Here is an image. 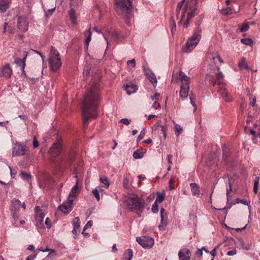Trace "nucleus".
Here are the masks:
<instances>
[{
    "mask_svg": "<svg viewBox=\"0 0 260 260\" xmlns=\"http://www.w3.org/2000/svg\"><path fill=\"white\" fill-rule=\"evenodd\" d=\"M218 71V73L216 74V79L212 78V81L214 84L217 83L219 86L218 92L224 101L226 102H231L233 100V98L225 88L224 82L221 81L224 77V75L221 72Z\"/></svg>",
    "mask_w": 260,
    "mask_h": 260,
    "instance_id": "5",
    "label": "nucleus"
},
{
    "mask_svg": "<svg viewBox=\"0 0 260 260\" xmlns=\"http://www.w3.org/2000/svg\"><path fill=\"white\" fill-rule=\"evenodd\" d=\"M182 131V128L181 127V126L178 124H176L175 125V134L176 136H178L181 133Z\"/></svg>",
    "mask_w": 260,
    "mask_h": 260,
    "instance_id": "39",
    "label": "nucleus"
},
{
    "mask_svg": "<svg viewBox=\"0 0 260 260\" xmlns=\"http://www.w3.org/2000/svg\"><path fill=\"white\" fill-rule=\"evenodd\" d=\"M238 67L241 69H247L248 66L246 62V60L244 58H242L238 63Z\"/></svg>",
    "mask_w": 260,
    "mask_h": 260,
    "instance_id": "34",
    "label": "nucleus"
},
{
    "mask_svg": "<svg viewBox=\"0 0 260 260\" xmlns=\"http://www.w3.org/2000/svg\"><path fill=\"white\" fill-rule=\"evenodd\" d=\"M55 9V7L52 8V9H50L47 10H45L46 16V17L50 16L52 14L53 12L54 11Z\"/></svg>",
    "mask_w": 260,
    "mask_h": 260,
    "instance_id": "44",
    "label": "nucleus"
},
{
    "mask_svg": "<svg viewBox=\"0 0 260 260\" xmlns=\"http://www.w3.org/2000/svg\"><path fill=\"white\" fill-rule=\"evenodd\" d=\"M1 74L5 78H9L12 74V70L9 64H7L2 67L1 69Z\"/></svg>",
    "mask_w": 260,
    "mask_h": 260,
    "instance_id": "17",
    "label": "nucleus"
},
{
    "mask_svg": "<svg viewBox=\"0 0 260 260\" xmlns=\"http://www.w3.org/2000/svg\"><path fill=\"white\" fill-rule=\"evenodd\" d=\"M158 203L154 202L152 205L151 211L153 213H156L158 211Z\"/></svg>",
    "mask_w": 260,
    "mask_h": 260,
    "instance_id": "43",
    "label": "nucleus"
},
{
    "mask_svg": "<svg viewBox=\"0 0 260 260\" xmlns=\"http://www.w3.org/2000/svg\"><path fill=\"white\" fill-rule=\"evenodd\" d=\"M196 256L201 257L203 255V252L202 249H198L196 252Z\"/></svg>",
    "mask_w": 260,
    "mask_h": 260,
    "instance_id": "53",
    "label": "nucleus"
},
{
    "mask_svg": "<svg viewBox=\"0 0 260 260\" xmlns=\"http://www.w3.org/2000/svg\"><path fill=\"white\" fill-rule=\"evenodd\" d=\"M27 148L26 146L20 143H16L12 149V156H21L27 154Z\"/></svg>",
    "mask_w": 260,
    "mask_h": 260,
    "instance_id": "8",
    "label": "nucleus"
},
{
    "mask_svg": "<svg viewBox=\"0 0 260 260\" xmlns=\"http://www.w3.org/2000/svg\"><path fill=\"white\" fill-rule=\"evenodd\" d=\"M160 107L159 103L155 102L152 105V108L155 109H157Z\"/></svg>",
    "mask_w": 260,
    "mask_h": 260,
    "instance_id": "61",
    "label": "nucleus"
},
{
    "mask_svg": "<svg viewBox=\"0 0 260 260\" xmlns=\"http://www.w3.org/2000/svg\"><path fill=\"white\" fill-rule=\"evenodd\" d=\"M148 78L149 80L153 84L154 86L156 85L157 80L155 75L153 73H151L149 75Z\"/></svg>",
    "mask_w": 260,
    "mask_h": 260,
    "instance_id": "35",
    "label": "nucleus"
},
{
    "mask_svg": "<svg viewBox=\"0 0 260 260\" xmlns=\"http://www.w3.org/2000/svg\"><path fill=\"white\" fill-rule=\"evenodd\" d=\"M73 201V199H68L67 201L64 202L61 205L59 206V210L64 214L68 213L72 209Z\"/></svg>",
    "mask_w": 260,
    "mask_h": 260,
    "instance_id": "12",
    "label": "nucleus"
},
{
    "mask_svg": "<svg viewBox=\"0 0 260 260\" xmlns=\"http://www.w3.org/2000/svg\"><path fill=\"white\" fill-rule=\"evenodd\" d=\"M92 223H93L92 221H91V220L88 221L84 227V231L86 230V229H87L89 228H91L92 225Z\"/></svg>",
    "mask_w": 260,
    "mask_h": 260,
    "instance_id": "51",
    "label": "nucleus"
},
{
    "mask_svg": "<svg viewBox=\"0 0 260 260\" xmlns=\"http://www.w3.org/2000/svg\"><path fill=\"white\" fill-rule=\"evenodd\" d=\"M21 202L17 199H13L11 201L10 210L11 212H17L20 208Z\"/></svg>",
    "mask_w": 260,
    "mask_h": 260,
    "instance_id": "23",
    "label": "nucleus"
},
{
    "mask_svg": "<svg viewBox=\"0 0 260 260\" xmlns=\"http://www.w3.org/2000/svg\"><path fill=\"white\" fill-rule=\"evenodd\" d=\"M126 206L131 211L142 212L145 208V203L137 194L132 193L126 199Z\"/></svg>",
    "mask_w": 260,
    "mask_h": 260,
    "instance_id": "3",
    "label": "nucleus"
},
{
    "mask_svg": "<svg viewBox=\"0 0 260 260\" xmlns=\"http://www.w3.org/2000/svg\"><path fill=\"white\" fill-rule=\"evenodd\" d=\"M80 190V189L78 185V181H77L76 184L72 187L70 192L69 199H72L78 196Z\"/></svg>",
    "mask_w": 260,
    "mask_h": 260,
    "instance_id": "21",
    "label": "nucleus"
},
{
    "mask_svg": "<svg viewBox=\"0 0 260 260\" xmlns=\"http://www.w3.org/2000/svg\"><path fill=\"white\" fill-rule=\"evenodd\" d=\"M115 2L117 9L125 12L126 14L130 13L132 8L131 0H115Z\"/></svg>",
    "mask_w": 260,
    "mask_h": 260,
    "instance_id": "7",
    "label": "nucleus"
},
{
    "mask_svg": "<svg viewBox=\"0 0 260 260\" xmlns=\"http://www.w3.org/2000/svg\"><path fill=\"white\" fill-rule=\"evenodd\" d=\"M221 12L222 14L224 15H228V14H231L233 13L236 12V11L234 10L232 7H229L226 8H223L221 10Z\"/></svg>",
    "mask_w": 260,
    "mask_h": 260,
    "instance_id": "30",
    "label": "nucleus"
},
{
    "mask_svg": "<svg viewBox=\"0 0 260 260\" xmlns=\"http://www.w3.org/2000/svg\"><path fill=\"white\" fill-rule=\"evenodd\" d=\"M250 100H252V102L250 103V105L252 107H254L255 105L256 104V98L255 96H253L252 95H251L249 97Z\"/></svg>",
    "mask_w": 260,
    "mask_h": 260,
    "instance_id": "49",
    "label": "nucleus"
},
{
    "mask_svg": "<svg viewBox=\"0 0 260 260\" xmlns=\"http://www.w3.org/2000/svg\"><path fill=\"white\" fill-rule=\"evenodd\" d=\"M144 154V152L141 151L140 150H137L134 152L133 156L135 159H139L143 157Z\"/></svg>",
    "mask_w": 260,
    "mask_h": 260,
    "instance_id": "33",
    "label": "nucleus"
},
{
    "mask_svg": "<svg viewBox=\"0 0 260 260\" xmlns=\"http://www.w3.org/2000/svg\"><path fill=\"white\" fill-rule=\"evenodd\" d=\"M161 131L165 138L167 137V128L164 125L160 126Z\"/></svg>",
    "mask_w": 260,
    "mask_h": 260,
    "instance_id": "46",
    "label": "nucleus"
},
{
    "mask_svg": "<svg viewBox=\"0 0 260 260\" xmlns=\"http://www.w3.org/2000/svg\"><path fill=\"white\" fill-rule=\"evenodd\" d=\"M45 214L44 213H40L36 215V226L40 229L44 228V223L43 222Z\"/></svg>",
    "mask_w": 260,
    "mask_h": 260,
    "instance_id": "19",
    "label": "nucleus"
},
{
    "mask_svg": "<svg viewBox=\"0 0 260 260\" xmlns=\"http://www.w3.org/2000/svg\"><path fill=\"white\" fill-rule=\"evenodd\" d=\"M236 253H237L236 250L233 249L232 250L229 251L227 252V255L229 256H233V255H235L236 254Z\"/></svg>",
    "mask_w": 260,
    "mask_h": 260,
    "instance_id": "57",
    "label": "nucleus"
},
{
    "mask_svg": "<svg viewBox=\"0 0 260 260\" xmlns=\"http://www.w3.org/2000/svg\"><path fill=\"white\" fill-rule=\"evenodd\" d=\"M23 58L20 59L19 58H16L15 59L14 62L17 65L19 66L21 68V71L22 73H24V68L25 67L26 59L27 56V53L25 51L23 52Z\"/></svg>",
    "mask_w": 260,
    "mask_h": 260,
    "instance_id": "16",
    "label": "nucleus"
},
{
    "mask_svg": "<svg viewBox=\"0 0 260 260\" xmlns=\"http://www.w3.org/2000/svg\"><path fill=\"white\" fill-rule=\"evenodd\" d=\"M45 224L47 228H50L51 226V221L49 218L47 217L45 219Z\"/></svg>",
    "mask_w": 260,
    "mask_h": 260,
    "instance_id": "48",
    "label": "nucleus"
},
{
    "mask_svg": "<svg viewBox=\"0 0 260 260\" xmlns=\"http://www.w3.org/2000/svg\"><path fill=\"white\" fill-rule=\"evenodd\" d=\"M259 132V129L257 131V134H256V132L253 129H250V133L254 137V138H256L257 137L260 136V135H258Z\"/></svg>",
    "mask_w": 260,
    "mask_h": 260,
    "instance_id": "47",
    "label": "nucleus"
},
{
    "mask_svg": "<svg viewBox=\"0 0 260 260\" xmlns=\"http://www.w3.org/2000/svg\"><path fill=\"white\" fill-rule=\"evenodd\" d=\"M236 203L237 204H239V203H241L243 205H247L248 206V207L250 208V206H249V201H247L245 200H241V199H237L236 200Z\"/></svg>",
    "mask_w": 260,
    "mask_h": 260,
    "instance_id": "42",
    "label": "nucleus"
},
{
    "mask_svg": "<svg viewBox=\"0 0 260 260\" xmlns=\"http://www.w3.org/2000/svg\"><path fill=\"white\" fill-rule=\"evenodd\" d=\"M241 42L246 45L251 46L253 44V41L252 39L249 38L242 39L241 40Z\"/></svg>",
    "mask_w": 260,
    "mask_h": 260,
    "instance_id": "37",
    "label": "nucleus"
},
{
    "mask_svg": "<svg viewBox=\"0 0 260 260\" xmlns=\"http://www.w3.org/2000/svg\"><path fill=\"white\" fill-rule=\"evenodd\" d=\"M100 99L99 84H93L85 94L82 104V116L83 122L85 124L90 118H95Z\"/></svg>",
    "mask_w": 260,
    "mask_h": 260,
    "instance_id": "1",
    "label": "nucleus"
},
{
    "mask_svg": "<svg viewBox=\"0 0 260 260\" xmlns=\"http://www.w3.org/2000/svg\"><path fill=\"white\" fill-rule=\"evenodd\" d=\"M189 87L190 86H180L179 94L181 98L183 99L187 97Z\"/></svg>",
    "mask_w": 260,
    "mask_h": 260,
    "instance_id": "24",
    "label": "nucleus"
},
{
    "mask_svg": "<svg viewBox=\"0 0 260 260\" xmlns=\"http://www.w3.org/2000/svg\"><path fill=\"white\" fill-rule=\"evenodd\" d=\"M61 149L62 144L61 141L57 140L56 142L53 143V145L50 148L49 151V153L53 157H55L56 156L59 154Z\"/></svg>",
    "mask_w": 260,
    "mask_h": 260,
    "instance_id": "11",
    "label": "nucleus"
},
{
    "mask_svg": "<svg viewBox=\"0 0 260 260\" xmlns=\"http://www.w3.org/2000/svg\"><path fill=\"white\" fill-rule=\"evenodd\" d=\"M156 198L155 202L160 204L163 202L165 197V193L163 192L162 193L157 192L156 193Z\"/></svg>",
    "mask_w": 260,
    "mask_h": 260,
    "instance_id": "29",
    "label": "nucleus"
},
{
    "mask_svg": "<svg viewBox=\"0 0 260 260\" xmlns=\"http://www.w3.org/2000/svg\"><path fill=\"white\" fill-rule=\"evenodd\" d=\"M201 32L202 29L200 27V24H198L197 30L188 39L185 46L182 47V50L184 53L190 52L198 45L202 38Z\"/></svg>",
    "mask_w": 260,
    "mask_h": 260,
    "instance_id": "4",
    "label": "nucleus"
},
{
    "mask_svg": "<svg viewBox=\"0 0 260 260\" xmlns=\"http://www.w3.org/2000/svg\"><path fill=\"white\" fill-rule=\"evenodd\" d=\"M133 257V251L131 249H127L124 254V258L126 260H131Z\"/></svg>",
    "mask_w": 260,
    "mask_h": 260,
    "instance_id": "32",
    "label": "nucleus"
},
{
    "mask_svg": "<svg viewBox=\"0 0 260 260\" xmlns=\"http://www.w3.org/2000/svg\"><path fill=\"white\" fill-rule=\"evenodd\" d=\"M160 223L158 225V228L160 230L165 229L164 226H166L168 223V214L166 210L164 208L160 209Z\"/></svg>",
    "mask_w": 260,
    "mask_h": 260,
    "instance_id": "15",
    "label": "nucleus"
},
{
    "mask_svg": "<svg viewBox=\"0 0 260 260\" xmlns=\"http://www.w3.org/2000/svg\"><path fill=\"white\" fill-rule=\"evenodd\" d=\"M190 186L192 195L199 196L200 193V186L195 183H190Z\"/></svg>",
    "mask_w": 260,
    "mask_h": 260,
    "instance_id": "25",
    "label": "nucleus"
},
{
    "mask_svg": "<svg viewBox=\"0 0 260 260\" xmlns=\"http://www.w3.org/2000/svg\"><path fill=\"white\" fill-rule=\"evenodd\" d=\"M219 245L216 246L211 252L210 254L212 256L214 257L216 255V250L218 248Z\"/></svg>",
    "mask_w": 260,
    "mask_h": 260,
    "instance_id": "56",
    "label": "nucleus"
},
{
    "mask_svg": "<svg viewBox=\"0 0 260 260\" xmlns=\"http://www.w3.org/2000/svg\"><path fill=\"white\" fill-rule=\"evenodd\" d=\"M137 242L144 248H151L154 245V240L149 237H137Z\"/></svg>",
    "mask_w": 260,
    "mask_h": 260,
    "instance_id": "9",
    "label": "nucleus"
},
{
    "mask_svg": "<svg viewBox=\"0 0 260 260\" xmlns=\"http://www.w3.org/2000/svg\"><path fill=\"white\" fill-rule=\"evenodd\" d=\"M146 134V129L144 128L140 133V134L137 138V141H140L142 140Z\"/></svg>",
    "mask_w": 260,
    "mask_h": 260,
    "instance_id": "41",
    "label": "nucleus"
},
{
    "mask_svg": "<svg viewBox=\"0 0 260 260\" xmlns=\"http://www.w3.org/2000/svg\"><path fill=\"white\" fill-rule=\"evenodd\" d=\"M38 146H39V143L37 140L36 137L35 136L34 137V140H33V147H34V148H36L38 147Z\"/></svg>",
    "mask_w": 260,
    "mask_h": 260,
    "instance_id": "55",
    "label": "nucleus"
},
{
    "mask_svg": "<svg viewBox=\"0 0 260 260\" xmlns=\"http://www.w3.org/2000/svg\"><path fill=\"white\" fill-rule=\"evenodd\" d=\"M178 256L180 260H190L191 252L189 249L184 248L179 251Z\"/></svg>",
    "mask_w": 260,
    "mask_h": 260,
    "instance_id": "18",
    "label": "nucleus"
},
{
    "mask_svg": "<svg viewBox=\"0 0 260 260\" xmlns=\"http://www.w3.org/2000/svg\"><path fill=\"white\" fill-rule=\"evenodd\" d=\"M69 16L70 20L72 23L76 25L77 24V15L76 14L75 10L73 8H71L70 10Z\"/></svg>",
    "mask_w": 260,
    "mask_h": 260,
    "instance_id": "27",
    "label": "nucleus"
},
{
    "mask_svg": "<svg viewBox=\"0 0 260 260\" xmlns=\"http://www.w3.org/2000/svg\"><path fill=\"white\" fill-rule=\"evenodd\" d=\"M185 0H182L178 4H177V8H176V16L177 17H178V15L179 14V13L180 11L181 10L182 7L183 6V5L184 3L185 2Z\"/></svg>",
    "mask_w": 260,
    "mask_h": 260,
    "instance_id": "36",
    "label": "nucleus"
},
{
    "mask_svg": "<svg viewBox=\"0 0 260 260\" xmlns=\"http://www.w3.org/2000/svg\"><path fill=\"white\" fill-rule=\"evenodd\" d=\"M208 58L210 59V66L213 68H216L218 71H219V66L217 64V61L221 64L223 62V61L220 58L218 54L217 53L210 54L208 55Z\"/></svg>",
    "mask_w": 260,
    "mask_h": 260,
    "instance_id": "10",
    "label": "nucleus"
},
{
    "mask_svg": "<svg viewBox=\"0 0 260 260\" xmlns=\"http://www.w3.org/2000/svg\"><path fill=\"white\" fill-rule=\"evenodd\" d=\"M178 79L181 82L180 86H190V78L182 71L179 72Z\"/></svg>",
    "mask_w": 260,
    "mask_h": 260,
    "instance_id": "14",
    "label": "nucleus"
},
{
    "mask_svg": "<svg viewBox=\"0 0 260 260\" xmlns=\"http://www.w3.org/2000/svg\"><path fill=\"white\" fill-rule=\"evenodd\" d=\"M104 189L101 188L100 187H97L92 190L93 195L95 197L96 200L99 201L100 200L99 191H103Z\"/></svg>",
    "mask_w": 260,
    "mask_h": 260,
    "instance_id": "31",
    "label": "nucleus"
},
{
    "mask_svg": "<svg viewBox=\"0 0 260 260\" xmlns=\"http://www.w3.org/2000/svg\"><path fill=\"white\" fill-rule=\"evenodd\" d=\"M20 176L21 178L23 179H26L28 178H29L30 176L29 174H27L26 173H25L24 172H22L20 173Z\"/></svg>",
    "mask_w": 260,
    "mask_h": 260,
    "instance_id": "52",
    "label": "nucleus"
},
{
    "mask_svg": "<svg viewBox=\"0 0 260 260\" xmlns=\"http://www.w3.org/2000/svg\"><path fill=\"white\" fill-rule=\"evenodd\" d=\"M48 63L50 69L53 72L57 71L62 64L59 53L53 46L51 48Z\"/></svg>",
    "mask_w": 260,
    "mask_h": 260,
    "instance_id": "6",
    "label": "nucleus"
},
{
    "mask_svg": "<svg viewBox=\"0 0 260 260\" xmlns=\"http://www.w3.org/2000/svg\"><path fill=\"white\" fill-rule=\"evenodd\" d=\"M127 65L131 66L133 68H135L136 66L135 59H133L132 60H128L127 61Z\"/></svg>",
    "mask_w": 260,
    "mask_h": 260,
    "instance_id": "50",
    "label": "nucleus"
},
{
    "mask_svg": "<svg viewBox=\"0 0 260 260\" xmlns=\"http://www.w3.org/2000/svg\"><path fill=\"white\" fill-rule=\"evenodd\" d=\"M197 0H186L182 10L181 19L179 24L183 23V26L187 28L189 25L190 20L195 16L197 10Z\"/></svg>",
    "mask_w": 260,
    "mask_h": 260,
    "instance_id": "2",
    "label": "nucleus"
},
{
    "mask_svg": "<svg viewBox=\"0 0 260 260\" xmlns=\"http://www.w3.org/2000/svg\"><path fill=\"white\" fill-rule=\"evenodd\" d=\"M80 230L77 228H74L72 230V233L75 235L74 238H76L77 236L78 233H79Z\"/></svg>",
    "mask_w": 260,
    "mask_h": 260,
    "instance_id": "60",
    "label": "nucleus"
},
{
    "mask_svg": "<svg viewBox=\"0 0 260 260\" xmlns=\"http://www.w3.org/2000/svg\"><path fill=\"white\" fill-rule=\"evenodd\" d=\"M33 51H34L35 53H37L38 54H39L40 55V56L41 57L42 59V60L43 61H44V59H45V56L43 55V54L38 51H36V50H32Z\"/></svg>",
    "mask_w": 260,
    "mask_h": 260,
    "instance_id": "62",
    "label": "nucleus"
},
{
    "mask_svg": "<svg viewBox=\"0 0 260 260\" xmlns=\"http://www.w3.org/2000/svg\"><path fill=\"white\" fill-rule=\"evenodd\" d=\"M17 27L23 32L28 30V21L25 17L20 16L18 18Z\"/></svg>",
    "mask_w": 260,
    "mask_h": 260,
    "instance_id": "13",
    "label": "nucleus"
},
{
    "mask_svg": "<svg viewBox=\"0 0 260 260\" xmlns=\"http://www.w3.org/2000/svg\"><path fill=\"white\" fill-rule=\"evenodd\" d=\"M100 181L101 184H102L99 187L101 188H108L110 185V182L108 178L106 176H102L100 178Z\"/></svg>",
    "mask_w": 260,
    "mask_h": 260,
    "instance_id": "26",
    "label": "nucleus"
},
{
    "mask_svg": "<svg viewBox=\"0 0 260 260\" xmlns=\"http://www.w3.org/2000/svg\"><path fill=\"white\" fill-rule=\"evenodd\" d=\"M171 31L173 33L174 30L176 29V24L174 20H172L171 22Z\"/></svg>",
    "mask_w": 260,
    "mask_h": 260,
    "instance_id": "58",
    "label": "nucleus"
},
{
    "mask_svg": "<svg viewBox=\"0 0 260 260\" xmlns=\"http://www.w3.org/2000/svg\"><path fill=\"white\" fill-rule=\"evenodd\" d=\"M84 36L87 37V38H86V39L85 40V44H86V48H88L89 44V43H90V42L91 41L92 32L89 30H88L87 31L84 32Z\"/></svg>",
    "mask_w": 260,
    "mask_h": 260,
    "instance_id": "28",
    "label": "nucleus"
},
{
    "mask_svg": "<svg viewBox=\"0 0 260 260\" xmlns=\"http://www.w3.org/2000/svg\"><path fill=\"white\" fill-rule=\"evenodd\" d=\"M35 211H36V214H38L40 213H43L41 211V208L40 207H39V206H37V207H36Z\"/></svg>",
    "mask_w": 260,
    "mask_h": 260,
    "instance_id": "64",
    "label": "nucleus"
},
{
    "mask_svg": "<svg viewBox=\"0 0 260 260\" xmlns=\"http://www.w3.org/2000/svg\"><path fill=\"white\" fill-rule=\"evenodd\" d=\"M124 89L127 93L129 95L131 93H135L138 90V86L136 84L130 82L125 86Z\"/></svg>",
    "mask_w": 260,
    "mask_h": 260,
    "instance_id": "20",
    "label": "nucleus"
},
{
    "mask_svg": "<svg viewBox=\"0 0 260 260\" xmlns=\"http://www.w3.org/2000/svg\"><path fill=\"white\" fill-rule=\"evenodd\" d=\"M11 0H0V11L5 12L10 7Z\"/></svg>",
    "mask_w": 260,
    "mask_h": 260,
    "instance_id": "22",
    "label": "nucleus"
},
{
    "mask_svg": "<svg viewBox=\"0 0 260 260\" xmlns=\"http://www.w3.org/2000/svg\"><path fill=\"white\" fill-rule=\"evenodd\" d=\"M73 224L74 228H77L79 229L80 225V219L79 217H76L73 221Z\"/></svg>",
    "mask_w": 260,
    "mask_h": 260,
    "instance_id": "38",
    "label": "nucleus"
},
{
    "mask_svg": "<svg viewBox=\"0 0 260 260\" xmlns=\"http://www.w3.org/2000/svg\"><path fill=\"white\" fill-rule=\"evenodd\" d=\"M120 122L126 125L130 123V120L127 118H122L120 120Z\"/></svg>",
    "mask_w": 260,
    "mask_h": 260,
    "instance_id": "54",
    "label": "nucleus"
},
{
    "mask_svg": "<svg viewBox=\"0 0 260 260\" xmlns=\"http://www.w3.org/2000/svg\"><path fill=\"white\" fill-rule=\"evenodd\" d=\"M190 103L192 106L194 107V111H195L197 109V106L195 104L196 102V98L194 97L190 96L189 98Z\"/></svg>",
    "mask_w": 260,
    "mask_h": 260,
    "instance_id": "45",
    "label": "nucleus"
},
{
    "mask_svg": "<svg viewBox=\"0 0 260 260\" xmlns=\"http://www.w3.org/2000/svg\"><path fill=\"white\" fill-rule=\"evenodd\" d=\"M13 217L14 219L16 220L18 218V215L17 214V212H11Z\"/></svg>",
    "mask_w": 260,
    "mask_h": 260,
    "instance_id": "63",
    "label": "nucleus"
},
{
    "mask_svg": "<svg viewBox=\"0 0 260 260\" xmlns=\"http://www.w3.org/2000/svg\"><path fill=\"white\" fill-rule=\"evenodd\" d=\"M155 198V194L154 193L151 194L147 198V200L148 202H150L154 200Z\"/></svg>",
    "mask_w": 260,
    "mask_h": 260,
    "instance_id": "59",
    "label": "nucleus"
},
{
    "mask_svg": "<svg viewBox=\"0 0 260 260\" xmlns=\"http://www.w3.org/2000/svg\"><path fill=\"white\" fill-rule=\"evenodd\" d=\"M248 28H249V25H248V23H244V24H242L241 25L239 26V29H240L241 32L245 31L247 30L248 29Z\"/></svg>",
    "mask_w": 260,
    "mask_h": 260,
    "instance_id": "40",
    "label": "nucleus"
}]
</instances>
